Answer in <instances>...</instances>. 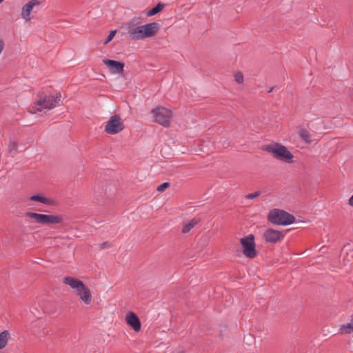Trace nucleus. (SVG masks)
I'll return each instance as SVG.
<instances>
[{
  "label": "nucleus",
  "mask_w": 353,
  "mask_h": 353,
  "mask_svg": "<svg viewBox=\"0 0 353 353\" xmlns=\"http://www.w3.org/2000/svg\"><path fill=\"white\" fill-rule=\"evenodd\" d=\"M128 34L132 40H142L152 37L158 32L159 26L157 23H150L143 26H135L134 20L128 23Z\"/></svg>",
  "instance_id": "f257e3e1"
},
{
  "label": "nucleus",
  "mask_w": 353,
  "mask_h": 353,
  "mask_svg": "<svg viewBox=\"0 0 353 353\" xmlns=\"http://www.w3.org/2000/svg\"><path fill=\"white\" fill-rule=\"evenodd\" d=\"M61 95L59 92H55L50 95L41 96L33 105L30 107L29 112L36 114L43 110H51L61 103Z\"/></svg>",
  "instance_id": "f03ea898"
},
{
  "label": "nucleus",
  "mask_w": 353,
  "mask_h": 353,
  "mask_svg": "<svg viewBox=\"0 0 353 353\" xmlns=\"http://www.w3.org/2000/svg\"><path fill=\"white\" fill-rule=\"evenodd\" d=\"M63 282L76 291V294L82 303L90 305L92 301L90 290L79 279L72 276H65Z\"/></svg>",
  "instance_id": "7ed1b4c3"
},
{
  "label": "nucleus",
  "mask_w": 353,
  "mask_h": 353,
  "mask_svg": "<svg viewBox=\"0 0 353 353\" xmlns=\"http://www.w3.org/2000/svg\"><path fill=\"white\" fill-rule=\"evenodd\" d=\"M268 220L274 225H288L294 222L295 217L284 210L274 209L270 212Z\"/></svg>",
  "instance_id": "20e7f679"
},
{
  "label": "nucleus",
  "mask_w": 353,
  "mask_h": 353,
  "mask_svg": "<svg viewBox=\"0 0 353 353\" xmlns=\"http://www.w3.org/2000/svg\"><path fill=\"white\" fill-rule=\"evenodd\" d=\"M153 115L154 121L165 128H168L171 124L172 112L170 110L159 106L151 111Z\"/></svg>",
  "instance_id": "39448f33"
},
{
  "label": "nucleus",
  "mask_w": 353,
  "mask_h": 353,
  "mask_svg": "<svg viewBox=\"0 0 353 353\" xmlns=\"http://www.w3.org/2000/svg\"><path fill=\"white\" fill-rule=\"evenodd\" d=\"M266 150L272 153L275 158L288 163H290L293 158V154L285 146L279 143H272L266 145Z\"/></svg>",
  "instance_id": "423d86ee"
},
{
  "label": "nucleus",
  "mask_w": 353,
  "mask_h": 353,
  "mask_svg": "<svg viewBox=\"0 0 353 353\" xmlns=\"http://www.w3.org/2000/svg\"><path fill=\"white\" fill-rule=\"evenodd\" d=\"M25 216L34 219L37 223L42 225L57 224L63 221V218L59 215L44 214L27 212L25 213Z\"/></svg>",
  "instance_id": "0eeeda50"
},
{
  "label": "nucleus",
  "mask_w": 353,
  "mask_h": 353,
  "mask_svg": "<svg viewBox=\"0 0 353 353\" xmlns=\"http://www.w3.org/2000/svg\"><path fill=\"white\" fill-rule=\"evenodd\" d=\"M240 243L243 248V253L246 257L253 259L256 256L254 236L253 234H249L244 238H241Z\"/></svg>",
  "instance_id": "6e6552de"
},
{
  "label": "nucleus",
  "mask_w": 353,
  "mask_h": 353,
  "mask_svg": "<svg viewBox=\"0 0 353 353\" xmlns=\"http://www.w3.org/2000/svg\"><path fill=\"white\" fill-rule=\"evenodd\" d=\"M124 129V124L119 115L111 116L105 125L104 131L109 134H115Z\"/></svg>",
  "instance_id": "1a4fd4ad"
},
{
  "label": "nucleus",
  "mask_w": 353,
  "mask_h": 353,
  "mask_svg": "<svg viewBox=\"0 0 353 353\" xmlns=\"http://www.w3.org/2000/svg\"><path fill=\"white\" fill-rule=\"evenodd\" d=\"M263 237L266 242L274 243L281 241L284 237V234L281 231L269 228L263 232Z\"/></svg>",
  "instance_id": "9d476101"
},
{
  "label": "nucleus",
  "mask_w": 353,
  "mask_h": 353,
  "mask_svg": "<svg viewBox=\"0 0 353 353\" xmlns=\"http://www.w3.org/2000/svg\"><path fill=\"white\" fill-rule=\"evenodd\" d=\"M103 63L108 67L112 74H120L123 71L124 63L111 59H103Z\"/></svg>",
  "instance_id": "9b49d317"
},
{
  "label": "nucleus",
  "mask_w": 353,
  "mask_h": 353,
  "mask_svg": "<svg viewBox=\"0 0 353 353\" xmlns=\"http://www.w3.org/2000/svg\"><path fill=\"white\" fill-rule=\"evenodd\" d=\"M125 321L128 325L131 326L135 332H139L141 330V325L140 320L137 314L133 312H129L125 316Z\"/></svg>",
  "instance_id": "f8f14e48"
},
{
  "label": "nucleus",
  "mask_w": 353,
  "mask_h": 353,
  "mask_svg": "<svg viewBox=\"0 0 353 353\" xmlns=\"http://www.w3.org/2000/svg\"><path fill=\"white\" fill-rule=\"evenodd\" d=\"M38 5H39V1L37 0H31L29 2H28L27 3H26L23 6L22 10H21V17L25 20L30 21V15L31 11L32 10L33 8L35 6H38Z\"/></svg>",
  "instance_id": "ddd939ff"
},
{
  "label": "nucleus",
  "mask_w": 353,
  "mask_h": 353,
  "mask_svg": "<svg viewBox=\"0 0 353 353\" xmlns=\"http://www.w3.org/2000/svg\"><path fill=\"white\" fill-rule=\"evenodd\" d=\"M199 221L200 219L198 218H194L189 221H183L182 232L183 234L189 232L196 225H197L199 223Z\"/></svg>",
  "instance_id": "4468645a"
},
{
  "label": "nucleus",
  "mask_w": 353,
  "mask_h": 353,
  "mask_svg": "<svg viewBox=\"0 0 353 353\" xmlns=\"http://www.w3.org/2000/svg\"><path fill=\"white\" fill-rule=\"evenodd\" d=\"M298 134L301 139L304 141L306 143H311L312 142V134L305 128H300L298 131Z\"/></svg>",
  "instance_id": "2eb2a0df"
},
{
  "label": "nucleus",
  "mask_w": 353,
  "mask_h": 353,
  "mask_svg": "<svg viewBox=\"0 0 353 353\" xmlns=\"http://www.w3.org/2000/svg\"><path fill=\"white\" fill-rule=\"evenodd\" d=\"M339 332L341 334H350L353 332V319L350 320V322L343 324L339 328Z\"/></svg>",
  "instance_id": "dca6fc26"
},
{
  "label": "nucleus",
  "mask_w": 353,
  "mask_h": 353,
  "mask_svg": "<svg viewBox=\"0 0 353 353\" xmlns=\"http://www.w3.org/2000/svg\"><path fill=\"white\" fill-rule=\"evenodd\" d=\"M10 336V333L8 330H4L0 333V350L6 346Z\"/></svg>",
  "instance_id": "f3484780"
},
{
  "label": "nucleus",
  "mask_w": 353,
  "mask_h": 353,
  "mask_svg": "<svg viewBox=\"0 0 353 353\" xmlns=\"http://www.w3.org/2000/svg\"><path fill=\"white\" fill-rule=\"evenodd\" d=\"M29 200L48 205L51 203L49 199L45 197L43 194H41L31 196L29 198Z\"/></svg>",
  "instance_id": "a211bd4d"
},
{
  "label": "nucleus",
  "mask_w": 353,
  "mask_h": 353,
  "mask_svg": "<svg viewBox=\"0 0 353 353\" xmlns=\"http://www.w3.org/2000/svg\"><path fill=\"white\" fill-rule=\"evenodd\" d=\"M18 143L17 141H10L8 146V152L12 157H14L17 153Z\"/></svg>",
  "instance_id": "6ab92c4d"
},
{
  "label": "nucleus",
  "mask_w": 353,
  "mask_h": 353,
  "mask_svg": "<svg viewBox=\"0 0 353 353\" xmlns=\"http://www.w3.org/2000/svg\"><path fill=\"white\" fill-rule=\"evenodd\" d=\"M163 8V5L161 3H158L156 6H154L153 8L150 9L148 12V16H153L159 12Z\"/></svg>",
  "instance_id": "aec40b11"
},
{
  "label": "nucleus",
  "mask_w": 353,
  "mask_h": 353,
  "mask_svg": "<svg viewBox=\"0 0 353 353\" xmlns=\"http://www.w3.org/2000/svg\"><path fill=\"white\" fill-rule=\"evenodd\" d=\"M234 79L237 83H241L243 81V74L241 72H236L234 74Z\"/></svg>",
  "instance_id": "412c9836"
},
{
  "label": "nucleus",
  "mask_w": 353,
  "mask_h": 353,
  "mask_svg": "<svg viewBox=\"0 0 353 353\" xmlns=\"http://www.w3.org/2000/svg\"><path fill=\"white\" fill-rule=\"evenodd\" d=\"M260 195H261V192L257 191V192H253L251 194H248L245 195V197L247 199H254L259 196Z\"/></svg>",
  "instance_id": "4be33fe9"
},
{
  "label": "nucleus",
  "mask_w": 353,
  "mask_h": 353,
  "mask_svg": "<svg viewBox=\"0 0 353 353\" xmlns=\"http://www.w3.org/2000/svg\"><path fill=\"white\" fill-rule=\"evenodd\" d=\"M115 34H116V30L110 31V32L109 33V34L107 37L106 39L104 41L103 44L105 45V44L108 43L113 39V37H114Z\"/></svg>",
  "instance_id": "5701e85b"
},
{
  "label": "nucleus",
  "mask_w": 353,
  "mask_h": 353,
  "mask_svg": "<svg viewBox=\"0 0 353 353\" xmlns=\"http://www.w3.org/2000/svg\"><path fill=\"white\" fill-rule=\"evenodd\" d=\"M170 185L169 183L168 182H165L161 185H159L157 188V190L159 191V192H163L167 188H168Z\"/></svg>",
  "instance_id": "b1692460"
},
{
  "label": "nucleus",
  "mask_w": 353,
  "mask_h": 353,
  "mask_svg": "<svg viewBox=\"0 0 353 353\" xmlns=\"http://www.w3.org/2000/svg\"><path fill=\"white\" fill-rule=\"evenodd\" d=\"M111 245L109 242H104L99 245V248L101 249H108L110 248Z\"/></svg>",
  "instance_id": "393cba45"
},
{
  "label": "nucleus",
  "mask_w": 353,
  "mask_h": 353,
  "mask_svg": "<svg viewBox=\"0 0 353 353\" xmlns=\"http://www.w3.org/2000/svg\"><path fill=\"white\" fill-rule=\"evenodd\" d=\"M3 49V41L2 39H0V54L1 53Z\"/></svg>",
  "instance_id": "a878e982"
},
{
  "label": "nucleus",
  "mask_w": 353,
  "mask_h": 353,
  "mask_svg": "<svg viewBox=\"0 0 353 353\" xmlns=\"http://www.w3.org/2000/svg\"><path fill=\"white\" fill-rule=\"evenodd\" d=\"M349 204L353 206V195L349 199Z\"/></svg>",
  "instance_id": "bb28decb"
},
{
  "label": "nucleus",
  "mask_w": 353,
  "mask_h": 353,
  "mask_svg": "<svg viewBox=\"0 0 353 353\" xmlns=\"http://www.w3.org/2000/svg\"><path fill=\"white\" fill-rule=\"evenodd\" d=\"M273 89H274V88H273V87H272V88H271L270 89H269L268 92H271L272 91V90H273Z\"/></svg>",
  "instance_id": "cd10ccee"
},
{
  "label": "nucleus",
  "mask_w": 353,
  "mask_h": 353,
  "mask_svg": "<svg viewBox=\"0 0 353 353\" xmlns=\"http://www.w3.org/2000/svg\"><path fill=\"white\" fill-rule=\"evenodd\" d=\"M3 0H0V3H1Z\"/></svg>",
  "instance_id": "c85d7f7f"
}]
</instances>
